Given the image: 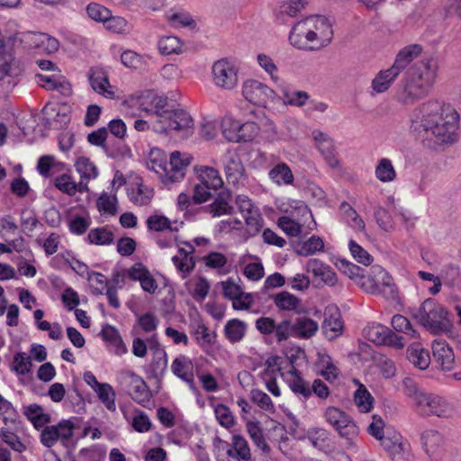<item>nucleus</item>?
<instances>
[{
	"instance_id": "f8f14e48",
	"label": "nucleus",
	"mask_w": 461,
	"mask_h": 461,
	"mask_svg": "<svg viewBox=\"0 0 461 461\" xmlns=\"http://www.w3.org/2000/svg\"><path fill=\"white\" fill-rule=\"evenodd\" d=\"M380 445L393 461H412L410 444L398 432H387Z\"/></svg>"
},
{
	"instance_id": "0e129e2a",
	"label": "nucleus",
	"mask_w": 461,
	"mask_h": 461,
	"mask_svg": "<svg viewBox=\"0 0 461 461\" xmlns=\"http://www.w3.org/2000/svg\"><path fill=\"white\" fill-rule=\"evenodd\" d=\"M116 203V195H111L106 193H103L96 202V205L99 212L111 215H114L117 212Z\"/></svg>"
},
{
	"instance_id": "39448f33",
	"label": "nucleus",
	"mask_w": 461,
	"mask_h": 461,
	"mask_svg": "<svg viewBox=\"0 0 461 461\" xmlns=\"http://www.w3.org/2000/svg\"><path fill=\"white\" fill-rule=\"evenodd\" d=\"M358 285L366 293L382 295L386 300L398 299V288L393 276L380 266H373L368 274L358 280Z\"/></svg>"
},
{
	"instance_id": "f257e3e1",
	"label": "nucleus",
	"mask_w": 461,
	"mask_h": 461,
	"mask_svg": "<svg viewBox=\"0 0 461 461\" xmlns=\"http://www.w3.org/2000/svg\"><path fill=\"white\" fill-rule=\"evenodd\" d=\"M411 123L421 128L436 143L452 144L456 138L459 114L451 104L433 100L413 111Z\"/></svg>"
},
{
	"instance_id": "393cba45",
	"label": "nucleus",
	"mask_w": 461,
	"mask_h": 461,
	"mask_svg": "<svg viewBox=\"0 0 461 461\" xmlns=\"http://www.w3.org/2000/svg\"><path fill=\"white\" fill-rule=\"evenodd\" d=\"M30 46L46 53H53L58 50L59 41L46 33L30 32L26 36Z\"/></svg>"
},
{
	"instance_id": "5fc2aeb1",
	"label": "nucleus",
	"mask_w": 461,
	"mask_h": 461,
	"mask_svg": "<svg viewBox=\"0 0 461 461\" xmlns=\"http://www.w3.org/2000/svg\"><path fill=\"white\" fill-rule=\"evenodd\" d=\"M158 319L153 314V313H145L138 318V324L141 330L145 333H151L150 341L156 342V344H158V341L155 339L156 338V330L158 326Z\"/></svg>"
},
{
	"instance_id": "79ce46f5",
	"label": "nucleus",
	"mask_w": 461,
	"mask_h": 461,
	"mask_svg": "<svg viewBox=\"0 0 461 461\" xmlns=\"http://www.w3.org/2000/svg\"><path fill=\"white\" fill-rule=\"evenodd\" d=\"M322 330L325 337L332 340L338 338L343 330V322L339 313L330 314L325 317L322 323Z\"/></svg>"
},
{
	"instance_id": "8fccbe9b",
	"label": "nucleus",
	"mask_w": 461,
	"mask_h": 461,
	"mask_svg": "<svg viewBox=\"0 0 461 461\" xmlns=\"http://www.w3.org/2000/svg\"><path fill=\"white\" fill-rule=\"evenodd\" d=\"M167 166V161L163 157L149 158V160L147 162L148 168L155 172L165 185H169L172 184L171 178L166 172Z\"/></svg>"
},
{
	"instance_id": "20e7f679",
	"label": "nucleus",
	"mask_w": 461,
	"mask_h": 461,
	"mask_svg": "<svg viewBox=\"0 0 461 461\" xmlns=\"http://www.w3.org/2000/svg\"><path fill=\"white\" fill-rule=\"evenodd\" d=\"M403 393L411 400L416 411L423 416H437L448 418L452 414V408L442 396L427 392L411 377H404L402 381Z\"/></svg>"
},
{
	"instance_id": "9d476101",
	"label": "nucleus",
	"mask_w": 461,
	"mask_h": 461,
	"mask_svg": "<svg viewBox=\"0 0 461 461\" xmlns=\"http://www.w3.org/2000/svg\"><path fill=\"white\" fill-rule=\"evenodd\" d=\"M242 95L248 102L265 108L269 103L279 99L273 89L254 79H249L243 83Z\"/></svg>"
},
{
	"instance_id": "a19ab883",
	"label": "nucleus",
	"mask_w": 461,
	"mask_h": 461,
	"mask_svg": "<svg viewBox=\"0 0 461 461\" xmlns=\"http://www.w3.org/2000/svg\"><path fill=\"white\" fill-rule=\"evenodd\" d=\"M246 330L247 324L244 321L232 319L225 324L224 335L230 343H237L245 337Z\"/></svg>"
},
{
	"instance_id": "3c124183",
	"label": "nucleus",
	"mask_w": 461,
	"mask_h": 461,
	"mask_svg": "<svg viewBox=\"0 0 461 461\" xmlns=\"http://www.w3.org/2000/svg\"><path fill=\"white\" fill-rule=\"evenodd\" d=\"M324 249V242L318 236H312L309 240L299 245L297 254L304 257L313 255Z\"/></svg>"
},
{
	"instance_id": "1a4fd4ad",
	"label": "nucleus",
	"mask_w": 461,
	"mask_h": 461,
	"mask_svg": "<svg viewBox=\"0 0 461 461\" xmlns=\"http://www.w3.org/2000/svg\"><path fill=\"white\" fill-rule=\"evenodd\" d=\"M25 71L23 64L11 51L0 52V86L14 88Z\"/></svg>"
},
{
	"instance_id": "473e14b6",
	"label": "nucleus",
	"mask_w": 461,
	"mask_h": 461,
	"mask_svg": "<svg viewBox=\"0 0 461 461\" xmlns=\"http://www.w3.org/2000/svg\"><path fill=\"white\" fill-rule=\"evenodd\" d=\"M101 336L106 341L111 349L118 356H122L127 352V348L123 343L119 331L112 325H105L101 330Z\"/></svg>"
},
{
	"instance_id": "4468645a",
	"label": "nucleus",
	"mask_w": 461,
	"mask_h": 461,
	"mask_svg": "<svg viewBox=\"0 0 461 461\" xmlns=\"http://www.w3.org/2000/svg\"><path fill=\"white\" fill-rule=\"evenodd\" d=\"M257 129L254 122H248L241 123L231 117H225L221 121V131L225 139L231 142L249 141L252 139V134Z\"/></svg>"
},
{
	"instance_id": "6ab92c4d",
	"label": "nucleus",
	"mask_w": 461,
	"mask_h": 461,
	"mask_svg": "<svg viewBox=\"0 0 461 461\" xmlns=\"http://www.w3.org/2000/svg\"><path fill=\"white\" fill-rule=\"evenodd\" d=\"M432 355L442 370L450 371L455 366V354L446 340L435 339L432 343Z\"/></svg>"
},
{
	"instance_id": "4be33fe9",
	"label": "nucleus",
	"mask_w": 461,
	"mask_h": 461,
	"mask_svg": "<svg viewBox=\"0 0 461 461\" xmlns=\"http://www.w3.org/2000/svg\"><path fill=\"white\" fill-rule=\"evenodd\" d=\"M420 440L424 451L430 457L437 456L443 448V437L436 429L423 431L420 435Z\"/></svg>"
},
{
	"instance_id": "2eb2a0df",
	"label": "nucleus",
	"mask_w": 461,
	"mask_h": 461,
	"mask_svg": "<svg viewBox=\"0 0 461 461\" xmlns=\"http://www.w3.org/2000/svg\"><path fill=\"white\" fill-rule=\"evenodd\" d=\"M223 170L227 182L234 186L243 185L246 179V170L241 158L234 151H227L223 160Z\"/></svg>"
},
{
	"instance_id": "09e8293b",
	"label": "nucleus",
	"mask_w": 461,
	"mask_h": 461,
	"mask_svg": "<svg viewBox=\"0 0 461 461\" xmlns=\"http://www.w3.org/2000/svg\"><path fill=\"white\" fill-rule=\"evenodd\" d=\"M183 43L179 38L175 36H164L158 42V48L161 54H179L182 52Z\"/></svg>"
},
{
	"instance_id": "7ed1b4c3",
	"label": "nucleus",
	"mask_w": 461,
	"mask_h": 461,
	"mask_svg": "<svg viewBox=\"0 0 461 461\" xmlns=\"http://www.w3.org/2000/svg\"><path fill=\"white\" fill-rule=\"evenodd\" d=\"M333 38L331 24L323 16L312 15L297 22L289 34L290 43L303 50H320Z\"/></svg>"
},
{
	"instance_id": "6e6552de",
	"label": "nucleus",
	"mask_w": 461,
	"mask_h": 461,
	"mask_svg": "<svg viewBox=\"0 0 461 461\" xmlns=\"http://www.w3.org/2000/svg\"><path fill=\"white\" fill-rule=\"evenodd\" d=\"M159 123V130L162 131H174L181 137H188L194 132V120L191 115L184 110L156 112Z\"/></svg>"
},
{
	"instance_id": "864d4df0",
	"label": "nucleus",
	"mask_w": 461,
	"mask_h": 461,
	"mask_svg": "<svg viewBox=\"0 0 461 461\" xmlns=\"http://www.w3.org/2000/svg\"><path fill=\"white\" fill-rule=\"evenodd\" d=\"M87 239L92 244L104 246L112 244L114 235L105 228H95L88 232Z\"/></svg>"
},
{
	"instance_id": "9b49d317",
	"label": "nucleus",
	"mask_w": 461,
	"mask_h": 461,
	"mask_svg": "<svg viewBox=\"0 0 461 461\" xmlns=\"http://www.w3.org/2000/svg\"><path fill=\"white\" fill-rule=\"evenodd\" d=\"M238 71L235 63L229 59L215 61L212 68L214 85L224 90H232L238 85Z\"/></svg>"
},
{
	"instance_id": "6e6d98bb",
	"label": "nucleus",
	"mask_w": 461,
	"mask_h": 461,
	"mask_svg": "<svg viewBox=\"0 0 461 461\" xmlns=\"http://www.w3.org/2000/svg\"><path fill=\"white\" fill-rule=\"evenodd\" d=\"M294 334L292 321L288 319L276 322L272 335L277 343H283L288 340Z\"/></svg>"
},
{
	"instance_id": "603ef678",
	"label": "nucleus",
	"mask_w": 461,
	"mask_h": 461,
	"mask_svg": "<svg viewBox=\"0 0 461 461\" xmlns=\"http://www.w3.org/2000/svg\"><path fill=\"white\" fill-rule=\"evenodd\" d=\"M32 363L31 357L25 352H18L14 356L11 369L18 375H25L31 373Z\"/></svg>"
},
{
	"instance_id": "13d9d810",
	"label": "nucleus",
	"mask_w": 461,
	"mask_h": 461,
	"mask_svg": "<svg viewBox=\"0 0 461 461\" xmlns=\"http://www.w3.org/2000/svg\"><path fill=\"white\" fill-rule=\"evenodd\" d=\"M316 146L322 156L335 151L333 140L326 133L319 131L312 132Z\"/></svg>"
},
{
	"instance_id": "49530a36",
	"label": "nucleus",
	"mask_w": 461,
	"mask_h": 461,
	"mask_svg": "<svg viewBox=\"0 0 461 461\" xmlns=\"http://www.w3.org/2000/svg\"><path fill=\"white\" fill-rule=\"evenodd\" d=\"M269 177L277 185H290L294 181V176L290 167L285 164H277L269 171Z\"/></svg>"
},
{
	"instance_id": "f03ea898",
	"label": "nucleus",
	"mask_w": 461,
	"mask_h": 461,
	"mask_svg": "<svg viewBox=\"0 0 461 461\" xmlns=\"http://www.w3.org/2000/svg\"><path fill=\"white\" fill-rule=\"evenodd\" d=\"M438 65L434 59H423L411 66L398 86L395 98L403 105H411L425 97L437 77Z\"/></svg>"
},
{
	"instance_id": "aec40b11",
	"label": "nucleus",
	"mask_w": 461,
	"mask_h": 461,
	"mask_svg": "<svg viewBox=\"0 0 461 461\" xmlns=\"http://www.w3.org/2000/svg\"><path fill=\"white\" fill-rule=\"evenodd\" d=\"M128 393L133 401L147 406L151 400V393L145 381L134 373L128 375Z\"/></svg>"
},
{
	"instance_id": "a878e982",
	"label": "nucleus",
	"mask_w": 461,
	"mask_h": 461,
	"mask_svg": "<svg viewBox=\"0 0 461 461\" xmlns=\"http://www.w3.org/2000/svg\"><path fill=\"white\" fill-rule=\"evenodd\" d=\"M194 171L199 181L212 187V190L221 189L224 185L219 170L213 167L199 165L194 167Z\"/></svg>"
},
{
	"instance_id": "58836bf2",
	"label": "nucleus",
	"mask_w": 461,
	"mask_h": 461,
	"mask_svg": "<svg viewBox=\"0 0 461 461\" xmlns=\"http://www.w3.org/2000/svg\"><path fill=\"white\" fill-rule=\"evenodd\" d=\"M246 430L257 447L265 454L270 452L271 448L264 437L263 429L258 421H248L246 423Z\"/></svg>"
},
{
	"instance_id": "4d7b16f0",
	"label": "nucleus",
	"mask_w": 461,
	"mask_h": 461,
	"mask_svg": "<svg viewBox=\"0 0 461 461\" xmlns=\"http://www.w3.org/2000/svg\"><path fill=\"white\" fill-rule=\"evenodd\" d=\"M151 372L154 377L157 379H161L167 369V355L164 349H159L151 364H150Z\"/></svg>"
},
{
	"instance_id": "e433bc0d",
	"label": "nucleus",
	"mask_w": 461,
	"mask_h": 461,
	"mask_svg": "<svg viewBox=\"0 0 461 461\" xmlns=\"http://www.w3.org/2000/svg\"><path fill=\"white\" fill-rule=\"evenodd\" d=\"M128 196L134 204L143 206L150 203L153 197V190L144 185L140 179L136 182L135 186L129 190Z\"/></svg>"
},
{
	"instance_id": "a211bd4d",
	"label": "nucleus",
	"mask_w": 461,
	"mask_h": 461,
	"mask_svg": "<svg viewBox=\"0 0 461 461\" xmlns=\"http://www.w3.org/2000/svg\"><path fill=\"white\" fill-rule=\"evenodd\" d=\"M92 89L107 99L115 98L114 87L110 84L107 73L102 68H92L88 75Z\"/></svg>"
},
{
	"instance_id": "bb28decb",
	"label": "nucleus",
	"mask_w": 461,
	"mask_h": 461,
	"mask_svg": "<svg viewBox=\"0 0 461 461\" xmlns=\"http://www.w3.org/2000/svg\"><path fill=\"white\" fill-rule=\"evenodd\" d=\"M400 72L392 65L389 68L379 71L373 78L371 87L375 94L386 92Z\"/></svg>"
},
{
	"instance_id": "774afa93",
	"label": "nucleus",
	"mask_w": 461,
	"mask_h": 461,
	"mask_svg": "<svg viewBox=\"0 0 461 461\" xmlns=\"http://www.w3.org/2000/svg\"><path fill=\"white\" fill-rule=\"evenodd\" d=\"M214 414L218 422L224 428H230L234 424V417L228 406L225 404H216Z\"/></svg>"
},
{
	"instance_id": "338daca9",
	"label": "nucleus",
	"mask_w": 461,
	"mask_h": 461,
	"mask_svg": "<svg viewBox=\"0 0 461 461\" xmlns=\"http://www.w3.org/2000/svg\"><path fill=\"white\" fill-rule=\"evenodd\" d=\"M122 63L130 68L142 69L146 66L143 57L132 50H125L121 56Z\"/></svg>"
},
{
	"instance_id": "c9c22d12",
	"label": "nucleus",
	"mask_w": 461,
	"mask_h": 461,
	"mask_svg": "<svg viewBox=\"0 0 461 461\" xmlns=\"http://www.w3.org/2000/svg\"><path fill=\"white\" fill-rule=\"evenodd\" d=\"M407 357L414 366L420 370L428 368L430 363L429 352L419 343H414L408 348Z\"/></svg>"
},
{
	"instance_id": "e2e57ef3",
	"label": "nucleus",
	"mask_w": 461,
	"mask_h": 461,
	"mask_svg": "<svg viewBox=\"0 0 461 461\" xmlns=\"http://www.w3.org/2000/svg\"><path fill=\"white\" fill-rule=\"evenodd\" d=\"M172 262L183 278H186L195 267V260L194 257L174 256L172 258Z\"/></svg>"
},
{
	"instance_id": "423d86ee",
	"label": "nucleus",
	"mask_w": 461,
	"mask_h": 461,
	"mask_svg": "<svg viewBox=\"0 0 461 461\" xmlns=\"http://www.w3.org/2000/svg\"><path fill=\"white\" fill-rule=\"evenodd\" d=\"M447 315V310L430 298L426 299L412 313L413 318L421 326L433 333L441 332L448 328L450 321Z\"/></svg>"
},
{
	"instance_id": "7c9ffc66",
	"label": "nucleus",
	"mask_w": 461,
	"mask_h": 461,
	"mask_svg": "<svg viewBox=\"0 0 461 461\" xmlns=\"http://www.w3.org/2000/svg\"><path fill=\"white\" fill-rule=\"evenodd\" d=\"M353 383L357 386L353 394L354 403L357 410L364 413L371 411L374 407V397L359 380L354 378Z\"/></svg>"
},
{
	"instance_id": "69168bd1",
	"label": "nucleus",
	"mask_w": 461,
	"mask_h": 461,
	"mask_svg": "<svg viewBox=\"0 0 461 461\" xmlns=\"http://www.w3.org/2000/svg\"><path fill=\"white\" fill-rule=\"evenodd\" d=\"M391 324L398 331L410 335L411 338H417L418 333L412 328L410 321L403 315L396 314L392 318Z\"/></svg>"
},
{
	"instance_id": "680f3d73",
	"label": "nucleus",
	"mask_w": 461,
	"mask_h": 461,
	"mask_svg": "<svg viewBox=\"0 0 461 461\" xmlns=\"http://www.w3.org/2000/svg\"><path fill=\"white\" fill-rule=\"evenodd\" d=\"M87 280L90 282L92 293L96 295L104 294V291L110 287L107 278L99 272H89Z\"/></svg>"
},
{
	"instance_id": "dca6fc26",
	"label": "nucleus",
	"mask_w": 461,
	"mask_h": 461,
	"mask_svg": "<svg viewBox=\"0 0 461 461\" xmlns=\"http://www.w3.org/2000/svg\"><path fill=\"white\" fill-rule=\"evenodd\" d=\"M236 204L239 211L243 215L247 225V231L251 234H257L262 228V217L257 207L254 206L251 200L246 195H238Z\"/></svg>"
},
{
	"instance_id": "5701e85b",
	"label": "nucleus",
	"mask_w": 461,
	"mask_h": 461,
	"mask_svg": "<svg viewBox=\"0 0 461 461\" xmlns=\"http://www.w3.org/2000/svg\"><path fill=\"white\" fill-rule=\"evenodd\" d=\"M54 186L63 194L69 196L75 195L77 193H86L89 191L86 183H77L71 175L62 174L54 179Z\"/></svg>"
},
{
	"instance_id": "72a5a7b5",
	"label": "nucleus",
	"mask_w": 461,
	"mask_h": 461,
	"mask_svg": "<svg viewBox=\"0 0 461 461\" xmlns=\"http://www.w3.org/2000/svg\"><path fill=\"white\" fill-rule=\"evenodd\" d=\"M276 306L280 311L295 312L300 313L301 299L289 292L283 291L273 296Z\"/></svg>"
},
{
	"instance_id": "de8ad7c7",
	"label": "nucleus",
	"mask_w": 461,
	"mask_h": 461,
	"mask_svg": "<svg viewBox=\"0 0 461 461\" xmlns=\"http://www.w3.org/2000/svg\"><path fill=\"white\" fill-rule=\"evenodd\" d=\"M376 178L384 183L392 182L396 177V171L389 158H381L375 171Z\"/></svg>"
},
{
	"instance_id": "b1692460",
	"label": "nucleus",
	"mask_w": 461,
	"mask_h": 461,
	"mask_svg": "<svg viewBox=\"0 0 461 461\" xmlns=\"http://www.w3.org/2000/svg\"><path fill=\"white\" fill-rule=\"evenodd\" d=\"M147 229L152 232H162L168 230L170 232H177L183 222L176 221H170L167 217L162 214H152L146 220Z\"/></svg>"
},
{
	"instance_id": "ddd939ff",
	"label": "nucleus",
	"mask_w": 461,
	"mask_h": 461,
	"mask_svg": "<svg viewBox=\"0 0 461 461\" xmlns=\"http://www.w3.org/2000/svg\"><path fill=\"white\" fill-rule=\"evenodd\" d=\"M75 424L62 420L57 425L45 426L41 433V442L46 447H53L59 440L65 444L73 437Z\"/></svg>"
},
{
	"instance_id": "c756f323",
	"label": "nucleus",
	"mask_w": 461,
	"mask_h": 461,
	"mask_svg": "<svg viewBox=\"0 0 461 461\" xmlns=\"http://www.w3.org/2000/svg\"><path fill=\"white\" fill-rule=\"evenodd\" d=\"M287 375V384L294 393L304 399L312 395L311 385L300 375L299 371L294 366H292Z\"/></svg>"
},
{
	"instance_id": "412c9836",
	"label": "nucleus",
	"mask_w": 461,
	"mask_h": 461,
	"mask_svg": "<svg viewBox=\"0 0 461 461\" xmlns=\"http://www.w3.org/2000/svg\"><path fill=\"white\" fill-rule=\"evenodd\" d=\"M171 370L176 376L185 382L191 390L194 391L196 389L193 373V363L187 357L180 356L176 357L172 362Z\"/></svg>"
},
{
	"instance_id": "cd10ccee",
	"label": "nucleus",
	"mask_w": 461,
	"mask_h": 461,
	"mask_svg": "<svg viewBox=\"0 0 461 461\" xmlns=\"http://www.w3.org/2000/svg\"><path fill=\"white\" fill-rule=\"evenodd\" d=\"M191 162V157L188 154H183L179 151H174L167 161L170 169L173 170L171 182L176 183L182 180L185 176V171Z\"/></svg>"
},
{
	"instance_id": "bf43d9fd",
	"label": "nucleus",
	"mask_w": 461,
	"mask_h": 461,
	"mask_svg": "<svg viewBox=\"0 0 461 461\" xmlns=\"http://www.w3.org/2000/svg\"><path fill=\"white\" fill-rule=\"evenodd\" d=\"M95 392L109 411H115V393L109 384H102Z\"/></svg>"
},
{
	"instance_id": "c85d7f7f",
	"label": "nucleus",
	"mask_w": 461,
	"mask_h": 461,
	"mask_svg": "<svg viewBox=\"0 0 461 461\" xmlns=\"http://www.w3.org/2000/svg\"><path fill=\"white\" fill-rule=\"evenodd\" d=\"M422 50V46L416 43L403 47L397 53L393 66L401 73L402 70L421 54Z\"/></svg>"
},
{
	"instance_id": "0eeeda50",
	"label": "nucleus",
	"mask_w": 461,
	"mask_h": 461,
	"mask_svg": "<svg viewBox=\"0 0 461 461\" xmlns=\"http://www.w3.org/2000/svg\"><path fill=\"white\" fill-rule=\"evenodd\" d=\"M323 417L339 436L345 439L348 447L355 448L357 447L359 429L356 421L347 412L338 407L329 406L325 409Z\"/></svg>"
},
{
	"instance_id": "c03bdc74",
	"label": "nucleus",
	"mask_w": 461,
	"mask_h": 461,
	"mask_svg": "<svg viewBox=\"0 0 461 461\" xmlns=\"http://www.w3.org/2000/svg\"><path fill=\"white\" fill-rule=\"evenodd\" d=\"M365 337L371 342L382 345L384 344L388 336L390 335V330L379 323H372L367 325L364 329Z\"/></svg>"
},
{
	"instance_id": "052dcab7",
	"label": "nucleus",
	"mask_w": 461,
	"mask_h": 461,
	"mask_svg": "<svg viewBox=\"0 0 461 461\" xmlns=\"http://www.w3.org/2000/svg\"><path fill=\"white\" fill-rule=\"evenodd\" d=\"M104 25L108 31L118 34L128 33L131 30V26L125 18L112 16L111 14L110 17L104 23Z\"/></svg>"
},
{
	"instance_id": "37998d69",
	"label": "nucleus",
	"mask_w": 461,
	"mask_h": 461,
	"mask_svg": "<svg viewBox=\"0 0 461 461\" xmlns=\"http://www.w3.org/2000/svg\"><path fill=\"white\" fill-rule=\"evenodd\" d=\"M307 5V0H285L279 6L278 18L285 22L286 17H295Z\"/></svg>"
},
{
	"instance_id": "f704fd0d",
	"label": "nucleus",
	"mask_w": 461,
	"mask_h": 461,
	"mask_svg": "<svg viewBox=\"0 0 461 461\" xmlns=\"http://www.w3.org/2000/svg\"><path fill=\"white\" fill-rule=\"evenodd\" d=\"M230 456L242 461H251V451L246 438L240 435H233L231 438V449L228 450Z\"/></svg>"
},
{
	"instance_id": "2f4dec72",
	"label": "nucleus",
	"mask_w": 461,
	"mask_h": 461,
	"mask_svg": "<svg viewBox=\"0 0 461 461\" xmlns=\"http://www.w3.org/2000/svg\"><path fill=\"white\" fill-rule=\"evenodd\" d=\"M292 324L294 334L300 339H310L313 337L319 329L318 322L307 316L297 317Z\"/></svg>"
},
{
	"instance_id": "4c0bfd02",
	"label": "nucleus",
	"mask_w": 461,
	"mask_h": 461,
	"mask_svg": "<svg viewBox=\"0 0 461 461\" xmlns=\"http://www.w3.org/2000/svg\"><path fill=\"white\" fill-rule=\"evenodd\" d=\"M230 197L229 193L220 194L214 201L206 207L207 212L212 217L230 214L233 211V207L230 203Z\"/></svg>"
},
{
	"instance_id": "a18cd8bd",
	"label": "nucleus",
	"mask_w": 461,
	"mask_h": 461,
	"mask_svg": "<svg viewBox=\"0 0 461 461\" xmlns=\"http://www.w3.org/2000/svg\"><path fill=\"white\" fill-rule=\"evenodd\" d=\"M340 211L346 221L355 230H365L366 225L357 211L347 202L340 204Z\"/></svg>"
},
{
	"instance_id": "ea45409f",
	"label": "nucleus",
	"mask_w": 461,
	"mask_h": 461,
	"mask_svg": "<svg viewBox=\"0 0 461 461\" xmlns=\"http://www.w3.org/2000/svg\"><path fill=\"white\" fill-rule=\"evenodd\" d=\"M77 172L80 176V181L88 185V182L95 179L98 176V169L96 166L88 158L80 157L75 162Z\"/></svg>"
},
{
	"instance_id": "f3484780",
	"label": "nucleus",
	"mask_w": 461,
	"mask_h": 461,
	"mask_svg": "<svg viewBox=\"0 0 461 461\" xmlns=\"http://www.w3.org/2000/svg\"><path fill=\"white\" fill-rule=\"evenodd\" d=\"M304 269L325 285L334 286L338 283V276L335 271L319 258L309 259L305 263Z\"/></svg>"
}]
</instances>
